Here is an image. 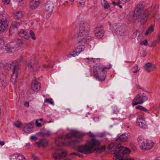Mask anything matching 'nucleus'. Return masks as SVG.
<instances>
[{
	"label": "nucleus",
	"instance_id": "obj_1",
	"mask_svg": "<svg viewBox=\"0 0 160 160\" xmlns=\"http://www.w3.org/2000/svg\"><path fill=\"white\" fill-rule=\"evenodd\" d=\"M80 132L76 130H72L66 134V137L60 135L55 139V143L58 146L71 145L73 148L80 152Z\"/></svg>",
	"mask_w": 160,
	"mask_h": 160
},
{
	"label": "nucleus",
	"instance_id": "obj_2",
	"mask_svg": "<svg viewBox=\"0 0 160 160\" xmlns=\"http://www.w3.org/2000/svg\"><path fill=\"white\" fill-rule=\"evenodd\" d=\"M22 59V57L19 60H17L12 63L1 62L0 63V68L5 71H9L12 70V73L11 75V81L15 84L17 82L18 74L19 70L20 63Z\"/></svg>",
	"mask_w": 160,
	"mask_h": 160
},
{
	"label": "nucleus",
	"instance_id": "obj_3",
	"mask_svg": "<svg viewBox=\"0 0 160 160\" xmlns=\"http://www.w3.org/2000/svg\"><path fill=\"white\" fill-rule=\"evenodd\" d=\"M100 143V141L92 138L88 141L86 145H81V152L88 154L96 151L97 154L100 153L105 150V147L102 146L98 148H95L94 147L99 146Z\"/></svg>",
	"mask_w": 160,
	"mask_h": 160
},
{
	"label": "nucleus",
	"instance_id": "obj_4",
	"mask_svg": "<svg viewBox=\"0 0 160 160\" xmlns=\"http://www.w3.org/2000/svg\"><path fill=\"white\" fill-rule=\"evenodd\" d=\"M109 152L115 154V157L113 160H125L124 157L126 154L130 153V151L128 148L119 145H116L114 144H110L109 145Z\"/></svg>",
	"mask_w": 160,
	"mask_h": 160
},
{
	"label": "nucleus",
	"instance_id": "obj_5",
	"mask_svg": "<svg viewBox=\"0 0 160 160\" xmlns=\"http://www.w3.org/2000/svg\"><path fill=\"white\" fill-rule=\"evenodd\" d=\"M151 13V11L147 9L137 11L134 12L133 18L137 20L141 24H143L148 20Z\"/></svg>",
	"mask_w": 160,
	"mask_h": 160
},
{
	"label": "nucleus",
	"instance_id": "obj_6",
	"mask_svg": "<svg viewBox=\"0 0 160 160\" xmlns=\"http://www.w3.org/2000/svg\"><path fill=\"white\" fill-rule=\"evenodd\" d=\"M89 25L86 21H82L81 23V42L83 41L86 42L88 40L90 37L88 35Z\"/></svg>",
	"mask_w": 160,
	"mask_h": 160
},
{
	"label": "nucleus",
	"instance_id": "obj_7",
	"mask_svg": "<svg viewBox=\"0 0 160 160\" xmlns=\"http://www.w3.org/2000/svg\"><path fill=\"white\" fill-rule=\"evenodd\" d=\"M102 64H101L94 66L93 73L94 76L98 80L100 81H103L106 77V73L102 71Z\"/></svg>",
	"mask_w": 160,
	"mask_h": 160
},
{
	"label": "nucleus",
	"instance_id": "obj_8",
	"mask_svg": "<svg viewBox=\"0 0 160 160\" xmlns=\"http://www.w3.org/2000/svg\"><path fill=\"white\" fill-rule=\"evenodd\" d=\"M140 148L142 149L147 150L151 149L154 145V142L151 141H148L143 137L140 136L137 139Z\"/></svg>",
	"mask_w": 160,
	"mask_h": 160
},
{
	"label": "nucleus",
	"instance_id": "obj_9",
	"mask_svg": "<svg viewBox=\"0 0 160 160\" xmlns=\"http://www.w3.org/2000/svg\"><path fill=\"white\" fill-rule=\"evenodd\" d=\"M22 43V41L20 40L17 42H10L7 44L3 48L8 53L14 52L20 49V44Z\"/></svg>",
	"mask_w": 160,
	"mask_h": 160
},
{
	"label": "nucleus",
	"instance_id": "obj_10",
	"mask_svg": "<svg viewBox=\"0 0 160 160\" xmlns=\"http://www.w3.org/2000/svg\"><path fill=\"white\" fill-rule=\"evenodd\" d=\"M148 98L144 93L137 94L133 99L132 102L133 106H135L138 104H142L146 101Z\"/></svg>",
	"mask_w": 160,
	"mask_h": 160
},
{
	"label": "nucleus",
	"instance_id": "obj_11",
	"mask_svg": "<svg viewBox=\"0 0 160 160\" xmlns=\"http://www.w3.org/2000/svg\"><path fill=\"white\" fill-rule=\"evenodd\" d=\"M40 68L38 62H35L34 60L27 62L26 65V70L32 72L37 71Z\"/></svg>",
	"mask_w": 160,
	"mask_h": 160
},
{
	"label": "nucleus",
	"instance_id": "obj_12",
	"mask_svg": "<svg viewBox=\"0 0 160 160\" xmlns=\"http://www.w3.org/2000/svg\"><path fill=\"white\" fill-rule=\"evenodd\" d=\"M128 134L125 133L119 136L118 138L116 139V142H115L112 143V144H114L116 145H118L120 144V142H121L127 141L128 139Z\"/></svg>",
	"mask_w": 160,
	"mask_h": 160
},
{
	"label": "nucleus",
	"instance_id": "obj_13",
	"mask_svg": "<svg viewBox=\"0 0 160 160\" xmlns=\"http://www.w3.org/2000/svg\"><path fill=\"white\" fill-rule=\"evenodd\" d=\"M94 33L95 36L98 38H101L104 35V30L102 26L97 27L94 29Z\"/></svg>",
	"mask_w": 160,
	"mask_h": 160
},
{
	"label": "nucleus",
	"instance_id": "obj_14",
	"mask_svg": "<svg viewBox=\"0 0 160 160\" xmlns=\"http://www.w3.org/2000/svg\"><path fill=\"white\" fill-rule=\"evenodd\" d=\"M8 22L6 19H0V32L5 31L8 26Z\"/></svg>",
	"mask_w": 160,
	"mask_h": 160
},
{
	"label": "nucleus",
	"instance_id": "obj_15",
	"mask_svg": "<svg viewBox=\"0 0 160 160\" xmlns=\"http://www.w3.org/2000/svg\"><path fill=\"white\" fill-rule=\"evenodd\" d=\"M31 88L34 92H38L41 88V84L36 81H33L31 85Z\"/></svg>",
	"mask_w": 160,
	"mask_h": 160
},
{
	"label": "nucleus",
	"instance_id": "obj_16",
	"mask_svg": "<svg viewBox=\"0 0 160 160\" xmlns=\"http://www.w3.org/2000/svg\"><path fill=\"white\" fill-rule=\"evenodd\" d=\"M144 68L148 72H150L155 70L156 67L155 65L152 63L148 62L145 64Z\"/></svg>",
	"mask_w": 160,
	"mask_h": 160
},
{
	"label": "nucleus",
	"instance_id": "obj_17",
	"mask_svg": "<svg viewBox=\"0 0 160 160\" xmlns=\"http://www.w3.org/2000/svg\"><path fill=\"white\" fill-rule=\"evenodd\" d=\"M35 143L38 147H42L44 148L48 146V142L46 139L42 138L39 139L38 142H36Z\"/></svg>",
	"mask_w": 160,
	"mask_h": 160
},
{
	"label": "nucleus",
	"instance_id": "obj_18",
	"mask_svg": "<svg viewBox=\"0 0 160 160\" xmlns=\"http://www.w3.org/2000/svg\"><path fill=\"white\" fill-rule=\"evenodd\" d=\"M34 126V124L32 122L27 123L24 127L23 131L26 133L32 132Z\"/></svg>",
	"mask_w": 160,
	"mask_h": 160
},
{
	"label": "nucleus",
	"instance_id": "obj_19",
	"mask_svg": "<svg viewBox=\"0 0 160 160\" xmlns=\"http://www.w3.org/2000/svg\"><path fill=\"white\" fill-rule=\"evenodd\" d=\"M40 4L39 0H32L30 2L29 7L32 9L37 8Z\"/></svg>",
	"mask_w": 160,
	"mask_h": 160
},
{
	"label": "nucleus",
	"instance_id": "obj_20",
	"mask_svg": "<svg viewBox=\"0 0 160 160\" xmlns=\"http://www.w3.org/2000/svg\"><path fill=\"white\" fill-rule=\"evenodd\" d=\"M80 53V46H78L73 51L72 53L68 54L67 55L68 58H71L72 57H75L79 55Z\"/></svg>",
	"mask_w": 160,
	"mask_h": 160
},
{
	"label": "nucleus",
	"instance_id": "obj_21",
	"mask_svg": "<svg viewBox=\"0 0 160 160\" xmlns=\"http://www.w3.org/2000/svg\"><path fill=\"white\" fill-rule=\"evenodd\" d=\"M54 7V5L52 2H48L46 5L45 9L46 11L50 14L53 11Z\"/></svg>",
	"mask_w": 160,
	"mask_h": 160
},
{
	"label": "nucleus",
	"instance_id": "obj_22",
	"mask_svg": "<svg viewBox=\"0 0 160 160\" xmlns=\"http://www.w3.org/2000/svg\"><path fill=\"white\" fill-rule=\"evenodd\" d=\"M117 34L120 36H126L128 34L127 32L121 27L116 29Z\"/></svg>",
	"mask_w": 160,
	"mask_h": 160
},
{
	"label": "nucleus",
	"instance_id": "obj_23",
	"mask_svg": "<svg viewBox=\"0 0 160 160\" xmlns=\"http://www.w3.org/2000/svg\"><path fill=\"white\" fill-rule=\"evenodd\" d=\"M144 3L143 2H140L137 5V7L135 8L134 12H139L143 11L145 9H144Z\"/></svg>",
	"mask_w": 160,
	"mask_h": 160
},
{
	"label": "nucleus",
	"instance_id": "obj_24",
	"mask_svg": "<svg viewBox=\"0 0 160 160\" xmlns=\"http://www.w3.org/2000/svg\"><path fill=\"white\" fill-rule=\"evenodd\" d=\"M19 35L21 37L24 38L26 39H28L29 38V36L28 33L23 30H20L19 32Z\"/></svg>",
	"mask_w": 160,
	"mask_h": 160
},
{
	"label": "nucleus",
	"instance_id": "obj_25",
	"mask_svg": "<svg viewBox=\"0 0 160 160\" xmlns=\"http://www.w3.org/2000/svg\"><path fill=\"white\" fill-rule=\"evenodd\" d=\"M7 75L3 74L2 73H0V80L2 82V86L5 87L6 84V83L5 82V81Z\"/></svg>",
	"mask_w": 160,
	"mask_h": 160
},
{
	"label": "nucleus",
	"instance_id": "obj_26",
	"mask_svg": "<svg viewBox=\"0 0 160 160\" xmlns=\"http://www.w3.org/2000/svg\"><path fill=\"white\" fill-rule=\"evenodd\" d=\"M38 134L42 137H47L51 136L52 135L51 132L49 130H45L44 131H40Z\"/></svg>",
	"mask_w": 160,
	"mask_h": 160
},
{
	"label": "nucleus",
	"instance_id": "obj_27",
	"mask_svg": "<svg viewBox=\"0 0 160 160\" xmlns=\"http://www.w3.org/2000/svg\"><path fill=\"white\" fill-rule=\"evenodd\" d=\"M136 124L143 128H146L147 127L145 121H138V122H136Z\"/></svg>",
	"mask_w": 160,
	"mask_h": 160
},
{
	"label": "nucleus",
	"instance_id": "obj_28",
	"mask_svg": "<svg viewBox=\"0 0 160 160\" xmlns=\"http://www.w3.org/2000/svg\"><path fill=\"white\" fill-rule=\"evenodd\" d=\"M13 125L14 126L19 128L22 127V122L20 121H15L13 123Z\"/></svg>",
	"mask_w": 160,
	"mask_h": 160
},
{
	"label": "nucleus",
	"instance_id": "obj_29",
	"mask_svg": "<svg viewBox=\"0 0 160 160\" xmlns=\"http://www.w3.org/2000/svg\"><path fill=\"white\" fill-rule=\"evenodd\" d=\"M45 123V121H36L35 124L37 127H42Z\"/></svg>",
	"mask_w": 160,
	"mask_h": 160
},
{
	"label": "nucleus",
	"instance_id": "obj_30",
	"mask_svg": "<svg viewBox=\"0 0 160 160\" xmlns=\"http://www.w3.org/2000/svg\"><path fill=\"white\" fill-rule=\"evenodd\" d=\"M154 28L152 26H150L146 30L145 34L146 35H147L152 32L154 30Z\"/></svg>",
	"mask_w": 160,
	"mask_h": 160
},
{
	"label": "nucleus",
	"instance_id": "obj_31",
	"mask_svg": "<svg viewBox=\"0 0 160 160\" xmlns=\"http://www.w3.org/2000/svg\"><path fill=\"white\" fill-rule=\"evenodd\" d=\"M102 4L105 8H108L110 7V5L106 0H103L102 2Z\"/></svg>",
	"mask_w": 160,
	"mask_h": 160
},
{
	"label": "nucleus",
	"instance_id": "obj_32",
	"mask_svg": "<svg viewBox=\"0 0 160 160\" xmlns=\"http://www.w3.org/2000/svg\"><path fill=\"white\" fill-rule=\"evenodd\" d=\"M22 17V12L20 11H17L16 12V15L15 16V18L19 19Z\"/></svg>",
	"mask_w": 160,
	"mask_h": 160
},
{
	"label": "nucleus",
	"instance_id": "obj_33",
	"mask_svg": "<svg viewBox=\"0 0 160 160\" xmlns=\"http://www.w3.org/2000/svg\"><path fill=\"white\" fill-rule=\"evenodd\" d=\"M25 23V22L24 21H20V22H17L13 24V26L14 27L18 28L21 24H22Z\"/></svg>",
	"mask_w": 160,
	"mask_h": 160
},
{
	"label": "nucleus",
	"instance_id": "obj_34",
	"mask_svg": "<svg viewBox=\"0 0 160 160\" xmlns=\"http://www.w3.org/2000/svg\"><path fill=\"white\" fill-rule=\"evenodd\" d=\"M136 109H139L142 111L147 112L148 110L146 108L143 107L142 106L139 105L136 107Z\"/></svg>",
	"mask_w": 160,
	"mask_h": 160
},
{
	"label": "nucleus",
	"instance_id": "obj_35",
	"mask_svg": "<svg viewBox=\"0 0 160 160\" xmlns=\"http://www.w3.org/2000/svg\"><path fill=\"white\" fill-rule=\"evenodd\" d=\"M44 102L45 103H49L52 105H53V102L52 99L51 98H46L44 100Z\"/></svg>",
	"mask_w": 160,
	"mask_h": 160
},
{
	"label": "nucleus",
	"instance_id": "obj_36",
	"mask_svg": "<svg viewBox=\"0 0 160 160\" xmlns=\"http://www.w3.org/2000/svg\"><path fill=\"white\" fill-rule=\"evenodd\" d=\"M111 67V65L110 64H109V65H108L107 66L104 67L103 65L102 64V71L104 72H106L105 71V69H110Z\"/></svg>",
	"mask_w": 160,
	"mask_h": 160
},
{
	"label": "nucleus",
	"instance_id": "obj_37",
	"mask_svg": "<svg viewBox=\"0 0 160 160\" xmlns=\"http://www.w3.org/2000/svg\"><path fill=\"white\" fill-rule=\"evenodd\" d=\"M18 153L12 155L10 156V160H17Z\"/></svg>",
	"mask_w": 160,
	"mask_h": 160
},
{
	"label": "nucleus",
	"instance_id": "obj_38",
	"mask_svg": "<svg viewBox=\"0 0 160 160\" xmlns=\"http://www.w3.org/2000/svg\"><path fill=\"white\" fill-rule=\"evenodd\" d=\"M18 156L17 157V160H26L25 158L23 156L20 155L18 153Z\"/></svg>",
	"mask_w": 160,
	"mask_h": 160
},
{
	"label": "nucleus",
	"instance_id": "obj_39",
	"mask_svg": "<svg viewBox=\"0 0 160 160\" xmlns=\"http://www.w3.org/2000/svg\"><path fill=\"white\" fill-rule=\"evenodd\" d=\"M106 135V133L105 132H103L98 133V134L97 136L99 138H102L105 137Z\"/></svg>",
	"mask_w": 160,
	"mask_h": 160
},
{
	"label": "nucleus",
	"instance_id": "obj_40",
	"mask_svg": "<svg viewBox=\"0 0 160 160\" xmlns=\"http://www.w3.org/2000/svg\"><path fill=\"white\" fill-rule=\"evenodd\" d=\"M84 41H83L82 42H81V46L82 45V47L81 48V52L83 51L84 50L85 47L84 44H85V43L87 42H84Z\"/></svg>",
	"mask_w": 160,
	"mask_h": 160
},
{
	"label": "nucleus",
	"instance_id": "obj_41",
	"mask_svg": "<svg viewBox=\"0 0 160 160\" xmlns=\"http://www.w3.org/2000/svg\"><path fill=\"white\" fill-rule=\"evenodd\" d=\"M112 112L113 114H117L119 112V110L116 107H114L113 108Z\"/></svg>",
	"mask_w": 160,
	"mask_h": 160
},
{
	"label": "nucleus",
	"instance_id": "obj_42",
	"mask_svg": "<svg viewBox=\"0 0 160 160\" xmlns=\"http://www.w3.org/2000/svg\"><path fill=\"white\" fill-rule=\"evenodd\" d=\"M134 69L135 70L133 71V73H136L139 71V70L138 68V66L137 65L135 67H134L133 69Z\"/></svg>",
	"mask_w": 160,
	"mask_h": 160
},
{
	"label": "nucleus",
	"instance_id": "obj_43",
	"mask_svg": "<svg viewBox=\"0 0 160 160\" xmlns=\"http://www.w3.org/2000/svg\"><path fill=\"white\" fill-rule=\"evenodd\" d=\"M30 34L31 36L32 37V38L34 39H36V38L35 36V34L34 32L32 31H30Z\"/></svg>",
	"mask_w": 160,
	"mask_h": 160
},
{
	"label": "nucleus",
	"instance_id": "obj_44",
	"mask_svg": "<svg viewBox=\"0 0 160 160\" xmlns=\"http://www.w3.org/2000/svg\"><path fill=\"white\" fill-rule=\"evenodd\" d=\"M145 119V118L142 116H139L137 119V120H144Z\"/></svg>",
	"mask_w": 160,
	"mask_h": 160
},
{
	"label": "nucleus",
	"instance_id": "obj_45",
	"mask_svg": "<svg viewBox=\"0 0 160 160\" xmlns=\"http://www.w3.org/2000/svg\"><path fill=\"white\" fill-rule=\"evenodd\" d=\"M70 155H74L75 156H78L79 157H80V155H79V154H78V153L77 152H72L70 154Z\"/></svg>",
	"mask_w": 160,
	"mask_h": 160
},
{
	"label": "nucleus",
	"instance_id": "obj_46",
	"mask_svg": "<svg viewBox=\"0 0 160 160\" xmlns=\"http://www.w3.org/2000/svg\"><path fill=\"white\" fill-rule=\"evenodd\" d=\"M31 139L33 141H35L37 140V138L34 135L31 136L30 137Z\"/></svg>",
	"mask_w": 160,
	"mask_h": 160
},
{
	"label": "nucleus",
	"instance_id": "obj_47",
	"mask_svg": "<svg viewBox=\"0 0 160 160\" xmlns=\"http://www.w3.org/2000/svg\"><path fill=\"white\" fill-rule=\"evenodd\" d=\"M147 43H148L146 39H145V40H144L142 42L141 44L146 46V45H147Z\"/></svg>",
	"mask_w": 160,
	"mask_h": 160
},
{
	"label": "nucleus",
	"instance_id": "obj_48",
	"mask_svg": "<svg viewBox=\"0 0 160 160\" xmlns=\"http://www.w3.org/2000/svg\"><path fill=\"white\" fill-rule=\"evenodd\" d=\"M93 119L94 120H97V119H99V118L98 115H94V116H93Z\"/></svg>",
	"mask_w": 160,
	"mask_h": 160
},
{
	"label": "nucleus",
	"instance_id": "obj_49",
	"mask_svg": "<svg viewBox=\"0 0 160 160\" xmlns=\"http://www.w3.org/2000/svg\"><path fill=\"white\" fill-rule=\"evenodd\" d=\"M82 2H81V6L83 7L84 5L86 2L85 0H81Z\"/></svg>",
	"mask_w": 160,
	"mask_h": 160
},
{
	"label": "nucleus",
	"instance_id": "obj_50",
	"mask_svg": "<svg viewBox=\"0 0 160 160\" xmlns=\"http://www.w3.org/2000/svg\"><path fill=\"white\" fill-rule=\"evenodd\" d=\"M3 3L5 4H8L10 2V0H2Z\"/></svg>",
	"mask_w": 160,
	"mask_h": 160
},
{
	"label": "nucleus",
	"instance_id": "obj_51",
	"mask_svg": "<svg viewBox=\"0 0 160 160\" xmlns=\"http://www.w3.org/2000/svg\"><path fill=\"white\" fill-rule=\"evenodd\" d=\"M88 135L90 137H94L96 136L94 135L91 132H89L88 133Z\"/></svg>",
	"mask_w": 160,
	"mask_h": 160
},
{
	"label": "nucleus",
	"instance_id": "obj_52",
	"mask_svg": "<svg viewBox=\"0 0 160 160\" xmlns=\"http://www.w3.org/2000/svg\"><path fill=\"white\" fill-rule=\"evenodd\" d=\"M76 41L78 43H79V42H80V38L79 37V35H78L77 36L76 39Z\"/></svg>",
	"mask_w": 160,
	"mask_h": 160
},
{
	"label": "nucleus",
	"instance_id": "obj_53",
	"mask_svg": "<svg viewBox=\"0 0 160 160\" xmlns=\"http://www.w3.org/2000/svg\"><path fill=\"white\" fill-rule=\"evenodd\" d=\"M24 105L26 107L28 108L29 107V105L28 102H26L24 103Z\"/></svg>",
	"mask_w": 160,
	"mask_h": 160
},
{
	"label": "nucleus",
	"instance_id": "obj_54",
	"mask_svg": "<svg viewBox=\"0 0 160 160\" xmlns=\"http://www.w3.org/2000/svg\"><path fill=\"white\" fill-rule=\"evenodd\" d=\"M112 4L113 5H115L118 6V5H119V4H120V3H119V2H112Z\"/></svg>",
	"mask_w": 160,
	"mask_h": 160
},
{
	"label": "nucleus",
	"instance_id": "obj_55",
	"mask_svg": "<svg viewBox=\"0 0 160 160\" xmlns=\"http://www.w3.org/2000/svg\"><path fill=\"white\" fill-rule=\"evenodd\" d=\"M156 45V43L155 42H152L151 46H150V47H154Z\"/></svg>",
	"mask_w": 160,
	"mask_h": 160
},
{
	"label": "nucleus",
	"instance_id": "obj_56",
	"mask_svg": "<svg viewBox=\"0 0 160 160\" xmlns=\"http://www.w3.org/2000/svg\"><path fill=\"white\" fill-rule=\"evenodd\" d=\"M43 67L44 68H48L49 67V65L44 64L43 65Z\"/></svg>",
	"mask_w": 160,
	"mask_h": 160
},
{
	"label": "nucleus",
	"instance_id": "obj_57",
	"mask_svg": "<svg viewBox=\"0 0 160 160\" xmlns=\"http://www.w3.org/2000/svg\"><path fill=\"white\" fill-rule=\"evenodd\" d=\"M5 144V142L3 141H0V145L1 146H3Z\"/></svg>",
	"mask_w": 160,
	"mask_h": 160
},
{
	"label": "nucleus",
	"instance_id": "obj_58",
	"mask_svg": "<svg viewBox=\"0 0 160 160\" xmlns=\"http://www.w3.org/2000/svg\"><path fill=\"white\" fill-rule=\"evenodd\" d=\"M3 44V42H0V48L2 49V45Z\"/></svg>",
	"mask_w": 160,
	"mask_h": 160
},
{
	"label": "nucleus",
	"instance_id": "obj_59",
	"mask_svg": "<svg viewBox=\"0 0 160 160\" xmlns=\"http://www.w3.org/2000/svg\"><path fill=\"white\" fill-rule=\"evenodd\" d=\"M86 134V133H85L84 132H81V137L82 136H84Z\"/></svg>",
	"mask_w": 160,
	"mask_h": 160
},
{
	"label": "nucleus",
	"instance_id": "obj_60",
	"mask_svg": "<svg viewBox=\"0 0 160 160\" xmlns=\"http://www.w3.org/2000/svg\"><path fill=\"white\" fill-rule=\"evenodd\" d=\"M158 41L159 42H160V33L159 34L158 36Z\"/></svg>",
	"mask_w": 160,
	"mask_h": 160
},
{
	"label": "nucleus",
	"instance_id": "obj_61",
	"mask_svg": "<svg viewBox=\"0 0 160 160\" xmlns=\"http://www.w3.org/2000/svg\"><path fill=\"white\" fill-rule=\"evenodd\" d=\"M92 59H93V62H95V60H99V58H97V59H96L95 58H92Z\"/></svg>",
	"mask_w": 160,
	"mask_h": 160
},
{
	"label": "nucleus",
	"instance_id": "obj_62",
	"mask_svg": "<svg viewBox=\"0 0 160 160\" xmlns=\"http://www.w3.org/2000/svg\"><path fill=\"white\" fill-rule=\"evenodd\" d=\"M125 160H134L133 159H131L130 158H127V159H125Z\"/></svg>",
	"mask_w": 160,
	"mask_h": 160
},
{
	"label": "nucleus",
	"instance_id": "obj_63",
	"mask_svg": "<svg viewBox=\"0 0 160 160\" xmlns=\"http://www.w3.org/2000/svg\"><path fill=\"white\" fill-rule=\"evenodd\" d=\"M119 7V8H122V6H121V5H120V4H119V5H118V6Z\"/></svg>",
	"mask_w": 160,
	"mask_h": 160
},
{
	"label": "nucleus",
	"instance_id": "obj_64",
	"mask_svg": "<svg viewBox=\"0 0 160 160\" xmlns=\"http://www.w3.org/2000/svg\"><path fill=\"white\" fill-rule=\"evenodd\" d=\"M154 160H160V158H157Z\"/></svg>",
	"mask_w": 160,
	"mask_h": 160
}]
</instances>
